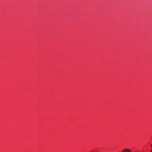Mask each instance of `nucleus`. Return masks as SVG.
<instances>
[{
	"instance_id": "obj_3",
	"label": "nucleus",
	"mask_w": 152,
	"mask_h": 152,
	"mask_svg": "<svg viewBox=\"0 0 152 152\" xmlns=\"http://www.w3.org/2000/svg\"><path fill=\"white\" fill-rule=\"evenodd\" d=\"M150 152H152V149L151 150V151Z\"/></svg>"
},
{
	"instance_id": "obj_1",
	"label": "nucleus",
	"mask_w": 152,
	"mask_h": 152,
	"mask_svg": "<svg viewBox=\"0 0 152 152\" xmlns=\"http://www.w3.org/2000/svg\"><path fill=\"white\" fill-rule=\"evenodd\" d=\"M123 152H130L131 150L125 148L123 150Z\"/></svg>"
},
{
	"instance_id": "obj_2",
	"label": "nucleus",
	"mask_w": 152,
	"mask_h": 152,
	"mask_svg": "<svg viewBox=\"0 0 152 152\" xmlns=\"http://www.w3.org/2000/svg\"><path fill=\"white\" fill-rule=\"evenodd\" d=\"M151 147H152V144H151Z\"/></svg>"
}]
</instances>
